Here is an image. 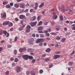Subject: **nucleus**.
<instances>
[{"label": "nucleus", "instance_id": "ddd939ff", "mask_svg": "<svg viewBox=\"0 0 75 75\" xmlns=\"http://www.w3.org/2000/svg\"><path fill=\"white\" fill-rule=\"evenodd\" d=\"M14 7L16 8H18L19 7V4H14Z\"/></svg>", "mask_w": 75, "mask_h": 75}, {"label": "nucleus", "instance_id": "412c9836", "mask_svg": "<svg viewBox=\"0 0 75 75\" xmlns=\"http://www.w3.org/2000/svg\"><path fill=\"white\" fill-rule=\"evenodd\" d=\"M58 18V16L57 15H54L53 16V18L54 20H56Z\"/></svg>", "mask_w": 75, "mask_h": 75}, {"label": "nucleus", "instance_id": "aec40b11", "mask_svg": "<svg viewBox=\"0 0 75 75\" xmlns=\"http://www.w3.org/2000/svg\"><path fill=\"white\" fill-rule=\"evenodd\" d=\"M64 18H63V16H60V20L61 21H63V20Z\"/></svg>", "mask_w": 75, "mask_h": 75}, {"label": "nucleus", "instance_id": "0eeeda50", "mask_svg": "<svg viewBox=\"0 0 75 75\" xmlns=\"http://www.w3.org/2000/svg\"><path fill=\"white\" fill-rule=\"evenodd\" d=\"M16 70L18 72H18H20L21 71V68L20 67H17L16 68Z\"/></svg>", "mask_w": 75, "mask_h": 75}, {"label": "nucleus", "instance_id": "4c0bfd02", "mask_svg": "<svg viewBox=\"0 0 75 75\" xmlns=\"http://www.w3.org/2000/svg\"><path fill=\"white\" fill-rule=\"evenodd\" d=\"M51 34H52V35H57V34H56V33H52Z\"/></svg>", "mask_w": 75, "mask_h": 75}, {"label": "nucleus", "instance_id": "2eb2a0df", "mask_svg": "<svg viewBox=\"0 0 75 75\" xmlns=\"http://www.w3.org/2000/svg\"><path fill=\"white\" fill-rule=\"evenodd\" d=\"M3 33L5 35H6L7 34V32L6 30H4L3 31Z\"/></svg>", "mask_w": 75, "mask_h": 75}, {"label": "nucleus", "instance_id": "cd10ccee", "mask_svg": "<svg viewBox=\"0 0 75 75\" xmlns=\"http://www.w3.org/2000/svg\"><path fill=\"white\" fill-rule=\"evenodd\" d=\"M9 74V71H6L5 73V75H8Z\"/></svg>", "mask_w": 75, "mask_h": 75}, {"label": "nucleus", "instance_id": "13d9d810", "mask_svg": "<svg viewBox=\"0 0 75 75\" xmlns=\"http://www.w3.org/2000/svg\"><path fill=\"white\" fill-rule=\"evenodd\" d=\"M56 54H61V52H60L58 51V52H56Z\"/></svg>", "mask_w": 75, "mask_h": 75}, {"label": "nucleus", "instance_id": "603ef678", "mask_svg": "<svg viewBox=\"0 0 75 75\" xmlns=\"http://www.w3.org/2000/svg\"><path fill=\"white\" fill-rule=\"evenodd\" d=\"M9 35H10L9 34V33H7L6 36V37L7 38L8 37Z\"/></svg>", "mask_w": 75, "mask_h": 75}, {"label": "nucleus", "instance_id": "c9c22d12", "mask_svg": "<svg viewBox=\"0 0 75 75\" xmlns=\"http://www.w3.org/2000/svg\"><path fill=\"white\" fill-rule=\"evenodd\" d=\"M17 52V50H14V54L15 55H16Z\"/></svg>", "mask_w": 75, "mask_h": 75}, {"label": "nucleus", "instance_id": "6e6552de", "mask_svg": "<svg viewBox=\"0 0 75 75\" xmlns=\"http://www.w3.org/2000/svg\"><path fill=\"white\" fill-rule=\"evenodd\" d=\"M20 6L21 7V8H24V7H25V4L23 3H21Z\"/></svg>", "mask_w": 75, "mask_h": 75}, {"label": "nucleus", "instance_id": "72a5a7b5", "mask_svg": "<svg viewBox=\"0 0 75 75\" xmlns=\"http://www.w3.org/2000/svg\"><path fill=\"white\" fill-rule=\"evenodd\" d=\"M53 65L52 64H50L49 65V68H52V66H53Z\"/></svg>", "mask_w": 75, "mask_h": 75}, {"label": "nucleus", "instance_id": "a211bd4d", "mask_svg": "<svg viewBox=\"0 0 75 75\" xmlns=\"http://www.w3.org/2000/svg\"><path fill=\"white\" fill-rule=\"evenodd\" d=\"M50 50H51V49H50L49 48H48L46 50V52H50Z\"/></svg>", "mask_w": 75, "mask_h": 75}, {"label": "nucleus", "instance_id": "f257e3e1", "mask_svg": "<svg viewBox=\"0 0 75 75\" xmlns=\"http://www.w3.org/2000/svg\"><path fill=\"white\" fill-rule=\"evenodd\" d=\"M34 41V39L33 38H31L28 40V42L30 44H33V42Z\"/></svg>", "mask_w": 75, "mask_h": 75}, {"label": "nucleus", "instance_id": "f3484780", "mask_svg": "<svg viewBox=\"0 0 75 75\" xmlns=\"http://www.w3.org/2000/svg\"><path fill=\"white\" fill-rule=\"evenodd\" d=\"M6 7L7 8H11L10 7V6L8 4L6 5Z\"/></svg>", "mask_w": 75, "mask_h": 75}, {"label": "nucleus", "instance_id": "f704fd0d", "mask_svg": "<svg viewBox=\"0 0 75 75\" xmlns=\"http://www.w3.org/2000/svg\"><path fill=\"white\" fill-rule=\"evenodd\" d=\"M18 39V37H15V40H14L15 41H17Z\"/></svg>", "mask_w": 75, "mask_h": 75}, {"label": "nucleus", "instance_id": "dca6fc26", "mask_svg": "<svg viewBox=\"0 0 75 75\" xmlns=\"http://www.w3.org/2000/svg\"><path fill=\"white\" fill-rule=\"evenodd\" d=\"M35 20V16H34L31 18V20L32 21H34Z\"/></svg>", "mask_w": 75, "mask_h": 75}, {"label": "nucleus", "instance_id": "69168bd1", "mask_svg": "<svg viewBox=\"0 0 75 75\" xmlns=\"http://www.w3.org/2000/svg\"><path fill=\"white\" fill-rule=\"evenodd\" d=\"M6 25H8L9 24V21H7L5 22Z\"/></svg>", "mask_w": 75, "mask_h": 75}, {"label": "nucleus", "instance_id": "b1692460", "mask_svg": "<svg viewBox=\"0 0 75 75\" xmlns=\"http://www.w3.org/2000/svg\"><path fill=\"white\" fill-rule=\"evenodd\" d=\"M74 64V63L73 62H71L70 63H68V65L69 66H72V64Z\"/></svg>", "mask_w": 75, "mask_h": 75}, {"label": "nucleus", "instance_id": "473e14b6", "mask_svg": "<svg viewBox=\"0 0 75 75\" xmlns=\"http://www.w3.org/2000/svg\"><path fill=\"white\" fill-rule=\"evenodd\" d=\"M35 7H38V4L37 2H36L35 3Z\"/></svg>", "mask_w": 75, "mask_h": 75}, {"label": "nucleus", "instance_id": "39448f33", "mask_svg": "<svg viewBox=\"0 0 75 75\" xmlns=\"http://www.w3.org/2000/svg\"><path fill=\"white\" fill-rule=\"evenodd\" d=\"M22 57L23 59H25V60H28V55H23L22 56Z\"/></svg>", "mask_w": 75, "mask_h": 75}, {"label": "nucleus", "instance_id": "4468645a", "mask_svg": "<svg viewBox=\"0 0 75 75\" xmlns=\"http://www.w3.org/2000/svg\"><path fill=\"white\" fill-rule=\"evenodd\" d=\"M30 73L31 74V75H35V72L33 71H31Z\"/></svg>", "mask_w": 75, "mask_h": 75}, {"label": "nucleus", "instance_id": "5fc2aeb1", "mask_svg": "<svg viewBox=\"0 0 75 75\" xmlns=\"http://www.w3.org/2000/svg\"><path fill=\"white\" fill-rule=\"evenodd\" d=\"M19 30L20 31H21V30H23V28H22V27H20L19 28Z\"/></svg>", "mask_w": 75, "mask_h": 75}, {"label": "nucleus", "instance_id": "a19ab883", "mask_svg": "<svg viewBox=\"0 0 75 75\" xmlns=\"http://www.w3.org/2000/svg\"><path fill=\"white\" fill-rule=\"evenodd\" d=\"M74 54H75V51H73L72 53L70 54V55H74Z\"/></svg>", "mask_w": 75, "mask_h": 75}, {"label": "nucleus", "instance_id": "a18cd8bd", "mask_svg": "<svg viewBox=\"0 0 75 75\" xmlns=\"http://www.w3.org/2000/svg\"><path fill=\"white\" fill-rule=\"evenodd\" d=\"M26 74L27 75H28L29 74H30V72L29 71H27L26 72Z\"/></svg>", "mask_w": 75, "mask_h": 75}, {"label": "nucleus", "instance_id": "680f3d73", "mask_svg": "<svg viewBox=\"0 0 75 75\" xmlns=\"http://www.w3.org/2000/svg\"><path fill=\"white\" fill-rule=\"evenodd\" d=\"M69 12H71V13H73L74 12V11H72L71 9L69 10Z\"/></svg>", "mask_w": 75, "mask_h": 75}, {"label": "nucleus", "instance_id": "f8f14e48", "mask_svg": "<svg viewBox=\"0 0 75 75\" xmlns=\"http://www.w3.org/2000/svg\"><path fill=\"white\" fill-rule=\"evenodd\" d=\"M61 10H62V12H65V11H68V9H67L66 10H65V9H64V6H63Z\"/></svg>", "mask_w": 75, "mask_h": 75}, {"label": "nucleus", "instance_id": "bf43d9fd", "mask_svg": "<svg viewBox=\"0 0 75 75\" xmlns=\"http://www.w3.org/2000/svg\"><path fill=\"white\" fill-rule=\"evenodd\" d=\"M56 29H57V30H60L61 29V28H60V27H59V28H57Z\"/></svg>", "mask_w": 75, "mask_h": 75}, {"label": "nucleus", "instance_id": "c85d7f7f", "mask_svg": "<svg viewBox=\"0 0 75 75\" xmlns=\"http://www.w3.org/2000/svg\"><path fill=\"white\" fill-rule=\"evenodd\" d=\"M45 61L46 62H48L50 61V59L48 58H47L45 59Z\"/></svg>", "mask_w": 75, "mask_h": 75}, {"label": "nucleus", "instance_id": "de8ad7c7", "mask_svg": "<svg viewBox=\"0 0 75 75\" xmlns=\"http://www.w3.org/2000/svg\"><path fill=\"white\" fill-rule=\"evenodd\" d=\"M13 3H11L10 4V6H13Z\"/></svg>", "mask_w": 75, "mask_h": 75}, {"label": "nucleus", "instance_id": "a878e982", "mask_svg": "<svg viewBox=\"0 0 75 75\" xmlns=\"http://www.w3.org/2000/svg\"><path fill=\"white\" fill-rule=\"evenodd\" d=\"M43 70L42 69H41L39 71V73L40 74H42L43 73Z\"/></svg>", "mask_w": 75, "mask_h": 75}, {"label": "nucleus", "instance_id": "8fccbe9b", "mask_svg": "<svg viewBox=\"0 0 75 75\" xmlns=\"http://www.w3.org/2000/svg\"><path fill=\"white\" fill-rule=\"evenodd\" d=\"M35 62V59H33L32 60V62L33 63H34Z\"/></svg>", "mask_w": 75, "mask_h": 75}, {"label": "nucleus", "instance_id": "20e7f679", "mask_svg": "<svg viewBox=\"0 0 75 75\" xmlns=\"http://www.w3.org/2000/svg\"><path fill=\"white\" fill-rule=\"evenodd\" d=\"M37 23V22H31L30 23V25L31 27H34V26H35L36 24Z\"/></svg>", "mask_w": 75, "mask_h": 75}, {"label": "nucleus", "instance_id": "c03bdc74", "mask_svg": "<svg viewBox=\"0 0 75 75\" xmlns=\"http://www.w3.org/2000/svg\"><path fill=\"white\" fill-rule=\"evenodd\" d=\"M13 30H14V29H13V28H11L10 29V31H13Z\"/></svg>", "mask_w": 75, "mask_h": 75}, {"label": "nucleus", "instance_id": "7c9ffc66", "mask_svg": "<svg viewBox=\"0 0 75 75\" xmlns=\"http://www.w3.org/2000/svg\"><path fill=\"white\" fill-rule=\"evenodd\" d=\"M65 40H66V39L65 38H63L62 39V40H61V41L62 42H64L65 41Z\"/></svg>", "mask_w": 75, "mask_h": 75}, {"label": "nucleus", "instance_id": "9d476101", "mask_svg": "<svg viewBox=\"0 0 75 75\" xmlns=\"http://www.w3.org/2000/svg\"><path fill=\"white\" fill-rule=\"evenodd\" d=\"M19 18L20 19H23L25 18V16L23 15H21L19 16Z\"/></svg>", "mask_w": 75, "mask_h": 75}, {"label": "nucleus", "instance_id": "9b49d317", "mask_svg": "<svg viewBox=\"0 0 75 75\" xmlns=\"http://www.w3.org/2000/svg\"><path fill=\"white\" fill-rule=\"evenodd\" d=\"M38 30H43V27L40 26V27H38Z\"/></svg>", "mask_w": 75, "mask_h": 75}, {"label": "nucleus", "instance_id": "09e8293b", "mask_svg": "<svg viewBox=\"0 0 75 75\" xmlns=\"http://www.w3.org/2000/svg\"><path fill=\"white\" fill-rule=\"evenodd\" d=\"M2 33H3V30H0V35H1V34H2Z\"/></svg>", "mask_w": 75, "mask_h": 75}, {"label": "nucleus", "instance_id": "423d86ee", "mask_svg": "<svg viewBox=\"0 0 75 75\" xmlns=\"http://www.w3.org/2000/svg\"><path fill=\"white\" fill-rule=\"evenodd\" d=\"M1 16H2V18H4L5 19L6 18V17H7V16H6V12H4L3 13H1Z\"/></svg>", "mask_w": 75, "mask_h": 75}, {"label": "nucleus", "instance_id": "c756f323", "mask_svg": "<svg viewBox=\"0 0 75 75\" xmlns=\"http://www.w3.org/2000/svg\"><path fill=\"white\" fill-rule=\"evenodd\" d=\"M18 59L16 58L15 59L14 62H18Z\"/></svg>", "mask_w": 75, "mask_h": 75}, {"label": "nucleus", "instance_id": "3c124183", "mask_svg": "<svg viewBox=\"0 0 75 75\" xmlns=\"http://www.w3.org/2000/svg\"><path fill=\"white\" fill-rule=\"evenodd\" d=\"M40 46H42V42H41L39 44Z\"/></svg>", "mask_w": 75, "mask_h": 75}, {"label": "nucleus", "instance_id": "79ce46f5", "mask_svg": "<svg viewBox=\"0 0 75 75\" xmlns=\"http://www.w3.org/2000/svg\"><path fill=\"white\" fill-rule=\"evenodd\" d=\"M40 36L41 37V38H43L44 37V35L42 34H40Z\"/></svg>", "mask_w": 75, "mask_h": 75}, {"label": "nucleus", "instance_id": "1a4fd4ad", "mask_svg": "<svg viewBox=\"0 0 75 75\" xmlns=\"http://www.w3.org/2000/svg\"><path fill=\"white\" fill-rule=\"evenodd\" d=\"M60 55H54V59H57V58H59L60 57Z\"/></svg>", "mask_w": 75, "mask_h": 75}, {"label": "nucleus", "instance_id": "338daca9", "mask_svg": "<svg viewBox=\"0 0 75 75\" xmlns=\"http://www.w3.org/2000/svg\"><path fill=\"white\" fill-rule=\"evenodd\" d=\"M3 25H6V23H3Z\"/></svg>", "mask_w": 75, "mask_h": 75}, {"label": "nucleus", "instance_id": "37998d69", "mask_svg": "<svg viewBox=\"0 0 75 75\" xmlns=\"http://www.w3.org/2000/svg\"><path fill=\"white\" fill-rule=\"evenodd\" d=\"M28 50L29 51H30V52H33V50H32V49H28Z\"/></svg>", "mask_w": 75, "mask_h": 75}, {"label": "nucleus", "instance_id": "4d7b16f0", "mask_svg": "<svg viewBox=\"0 0 75 75\" xmlns=\"http://www.w3.org/2000/svg\"><path fill=\"white\" fill-rule=\"evenodd\" d=\"M40 19V17L39 16H38L37 18V19L38 21H39V20Z\"/></svg>", "mask_w": 75, "mask_h": 75}, {"label": "nucleus", "instance_id": "e433bc0d", "mask_svg": "<svg viewBox=\"0 0 75 75\" xmlns=\"http://www.w3.org/2000/svg\"><path fill=\"white\" fill-rule=\"evenodd\" d=\"M20 52H23V48H20L19 50Z\"/></svg>", "mask_w": 75, "mask_h": 75}, {"label": "nucleus", "instance_id": "4be33fe9", "mask_svg": "<svg viewBox=\"0 0 75 75\" xmlns=\"http://www.w3.org/2000/svg\"><path fill=\"white\" fill-rule=\"evenodd\" d=\"M28 58L29 59H33V57L31 56H28Z\"/></svg>", "mask_w": 75, "mask_h": 75}, {"label": "nucleus", "instance_id": "774afa93", "mask_svg": "<svg viewBox=\"0 0 75 75\" xmlns=\"http://www.w3.org/2000/svg\"><path fill=\"white\" fill-rule=\"evenodd\" d=\"M38 33H43L42 31H39Z\"/></svg>", "mask_w": 75, "mask_h": 75}, {"label": "nucleus", "instance_id": "6ab92c4d", "mask_svg": "<svg viewBox=\"0 0 75 75\" xmlns=\"http://www.w3.org/2000/svg\"><path fill=\"white\" fill-rule=\"evenodd\" d=\"M44 3H42L41 4H40L39 6V8H41V7H42L43 6H44Z\"/></svg>", "mask_w": 75, "mask_h": 75}, {"label": "nucleus", "instance_id": "6e6d98bb", "mask_svg": "<svg viewBox=\"0 0 75 75\" xmlns=\"http://www.w3.org/2000/svg\"><path fill=\"white\" fill-rule=\"evenodd\" d=\"M15 21H18V19L17 18H15Z\"/></svg>", "mask_w": 75, "mask_h": 75}, {"label": "nucleus", "instance_id": "0e129e2a", "mask_svg": "<svg viewBox=\"0 0 75 75\" xmlns=\"http://www.w3.org/2000/svg\"><path fill=\"white\" fill-rule=\"evenodd\" d=\"M32 36L33 37H35V34H33L32 35Z\"/></svg>", "mask_w": 75, "mask_h": 75}, {"label": "nucleus", "instance_id": "052dcab7", "mask_svg": "<svg viewBox=\"0 0 75 75\" xmlns=\"http://www.w3.org/2000/svg\"><path fill=\"white\" fill-rule=\"evenodd\" d=\"M16 65V64H15V63H13L12 64V67H14Z\"/></svg>", "mask_w": 75, "mask_h": 75}, {"label": "nucleus", "instance_id": "7ed1b4c3", "mask_svg": "<svg viewBox=\"0 0 75 75\" xmlns=\"http://www.w3.org/2000/svg\"><path fill=\"white\" fill-rule=\"evenodd\" d=\"M27 30H26V33H29L30 31V29H31V27L30 25H28L26 27Z\"/></svg>", "mask_w": 75, "mask_h": 75}, {"label": "nucleus", "instance_id": "ea45409f", "mask_svg": "<svg viewBox=\"0 0 75 75\" xmlns=\"http://www.w3.org/2000/svg\"><path fill=\"white\" fill-rule=\"evenodd\" d=\"M51 24L52 25H54L55 24V22L54 21H52L51 23Z\"/></svg>", "mask_w": 75, "mask_h": 75}, {"label": "nucleus", "instance_id": "49530a36", "mask_svg": "<svg viewBox=\"0 0 75 75\" xmlns=\"http://www.w3.org/2000/svg\"><path fill=\"white\" fill-rule=\"evenodd\" d=\"M11 47H12V45H8L7 46L8 48H11Z\"/></svg>", "mask_w": 75, "mask_h": 75}, {"label": "nucleus", "instance_id": "e2e57ef3", "mask_svg": "<svg viewBox=\"0 0 75 75\" xmlns=\"http://www.w3.org/2000/svg\"><path fill=\"white\" fill-rule=\"evenodd\" d=\"M72 30H75V25L73 27Z\"/></svg>", "mask_w": 75, "mask_h": 75}, {"label": "nucleus", "instance_id": "bb28decb", "mask_svg": "<svg viewBox=\"0 0 75 75\" xmlns=\"http://www.w3.org/2000/svg\"><path fill=\"white\" fill-rule=\"evenodd\" d=\"M8 4V2L5 1L3 3V4L4 5H5V4Z\"/></svg>", "mask_w": 75, "mask_h": 75}, {"label": "nucleus", "instance_id": "393cba45", "mask_svg": "<svg viewBox=\"0 0 75 75\" xmlns=\"http://www.w3.org/2000/svg\"><path fill=\"white\" fill-rule=\"evenodd\" d=\"M42 24V22L40 21L38 23V25H41Z\"/></svg>", "mask_w": 75, "mask_h": 75}, {"label": "nucleus", "instance_id": "2f4dec72", "mask_svg": "<svg viewBox=\"0 0 75 75\" xmlns=\"http://www.w3.org/2000/svg\"><path fill=\"white\" fill-rule=\"evenodd\" d=\"M9 27H11L13 26V23H10L9 25H8Z\"/></svg>", "mask_w": 75, "mask_h": 75}, {"label": "nucleus", "instance_id": "864d4df0", "mask_svg": "<svg viewBox=\"0 0 75 75\" xmlns=\"http://www.w3.org/2000/svg\"><path fill=\"white\" fill-rule=\"evenodd\" d=\"M65 23H66L67 24H69V21H67L65 22Z\"/></svg>", "mask_w": 75, "mask_h": 75}, {"label": "nucleus", "instance_id": "f03ea898", "mask_svg": "<svg viewBox=\"0 0 75 75\" xmlns=\"http://www.w3.org/2000/svg\"><path fill=\"white\" fill-rule=\"evenodd\" d=\"M44 41V39H37L36 40V43H38L40 42H43Z\"/></svg>", "mask_w": 75, "mask_h": 75}, {"label": "nucleus", "instance_id": "58836bf2", "mask_svg": "<svg viewBox=\"0 0 75 75\" xmlns=\"http://www.w3.org/2000/svg\"><path fill=\"white\" fill-rule=\"evenodd\" d=\"M23 51H26V50H27V49H26V48L25 47H24L23 49Z\"/></svg>", "mask_w": 75, "mask_h": 75}, {"label": "nucleus", "instance_id": "5701e85b", "mask_svg": "<svg viewBox=\"0 0 75 75\" xmlns=\"http://www.w3.org/2000/svg\"><path fill=\"white\" fill-rule=\"evenodd\" d=\"M56 39L57 40H60V39H61V38H60V37L59 36H57V37Z\"/></svg>", "mask_w": 75, "mask_h": 75}]
</instances>
